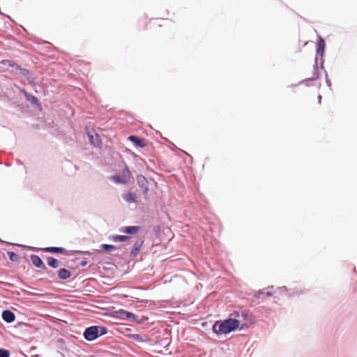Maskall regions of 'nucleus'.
Segmentation results:
<instances>
[{"label": "nucleus", "mask_w": 357, "mask_h": 357, "mask_svg": "<svg viewBox=\"0 0 357 357\" xmlns=\"http://www.w3.org/2000/svg\"><path fill=\"white\" fill-rule=\"evenodd\" d=\"M235 321L231 318L225 319L223 321H216L215 324L213 326V330L215 333H221L224 334H227L235 329L238 328L236 325L235 324Z\"/></svg>", "instance_id": "1"}, {"label": "nucleus", "mask_w": 357, "mask_h": 357, "mask_svg": "<svg viewBox=\"0 0 357 357\" xmlns=\"http://www.w3.org/2000/svg\"><path fill=\"white\" fill-rule=\"evenodd\" d=\"M249 317V312L248 310H241L234 312L230 314V318L235 321V324L238 328H243L248 324Z\"/></svg>", "instance_id": "2"}, {"label": "nucleus", "mask_w": 357, "mask_h": 357, "mask_svg": "<svg viewBox=\"0 0 357 357\" xmlns=\"http://www.w3.org/2000/svg\"><path fill=\"white\" fill-rule=\"evenodd\" d=\"M111 178L116 183L127 184L131 178V173L128 167L126 166L120 175L112 176Z\"/></svg>", "instance_id": "3"}, {"label": "nucleus", "mask_w": 357, "mask_h": 357, "mask_svg": "<svg viewBox=\"0 0 357 357\" xmlns=\"http://www.w3.org/2000/svg\"><path fill=\"white\" fill-rule=\"evenodd\" d=\"M99 327L91 326L86 329L84 333V337L89 340L92 341L98 337Z\"/></svg>", "instance_id": "4"}, {"label": "nucleus", "mask_w": 357, "mask_h": 357, "mask_svg": "<svg viewBox=\"0 0 357 357\" xmlns=\"http://www.w3.org/2000/svg\"><path fill=\"white\" fill-rule=\"evenodd\" d=\"M137 182L142 193L146 195L149 192L148 181L143 175H138L137 176Z\"/></svg>", "instance_id": "5"}, {"label": "nucleus", "mask_w": 357, "mask_h": 357, "mask_svg": "<svg viewBox=\"0 0 357 357\" xmlns=\"http://www.w3.org/2000/svg\"><path fill=\"white\" fill-rule=\"evenodd\" d=\"M115 313L116 314V317L123 320H128L135 318V314H133L132 312H129L123 310L116 311L115 312Z\"/></svg>", "instance_id": "6"}, {"label": "nucleus", "mask_w": 357, "mask_h": 357, "mask_svg": "<svg viewBox=\"0 0 357 357\" xmlns=\"http://www.w3.org/2000/svg\"><path fill=\"white\" fill-rule=\"evenodd\" d=\"M31 260L32 264L37 268H41L43 270H46V266L43 262L42 259L37 255H32L31 256Z\"/></svg>", "instance_id": "7"}, {"label": "nucleus", "mask_w": 357, "mask_h": 357, "mask_svg": "<svg viewBox=\"0 0 357 357\" xmlns=\"http://www.w3.org/2000/svg\"><path fill=\"white\" fill-rule=\"evenodd\" d=\"M2 318L7 323H11L15 321V315L10 310H4L2 313Z\"/></svg>", "instance_id": "8"}, {"label": "nucleus", "mask_w": 357, "mask_h": 357, "mask_svg": "<svg viewBox=\"0 0 357 357\" xmlns=\"http://www.w3.org/2000/svg\"><path fill=\"white\" fill-rule=\"evenodd\" d=\"M123 199L128 203H136L137 202V197L135 193L127 192L123 195Z\"/></svg>", "instance_id": "9"}, {"label": "nucleus", "mask_w": 357, "mask_h": 357, "mask_svg": "<svg viewBox=\"0 0 357 357\" xmlns=\"http://www.w3.org/2000/svg\"><path fill=\"white\" fill-rule=\"evenodd\" d=\"M128 139L139 147H144L146 145L144 141L137 136L131 135L128 137Z\"/></svg>", "instance_id": "10"}, {"label": "nucleus", "mask_w": 357, "mask_h": 357, "mask_svg": "<svg viewBox=\"0 0 357 357\" xmlns=\"http://www.w3.org/2000/svg\"><path fill=\"white\" fill-rule=\"evenodd\" d=\"M43 251L47 252H52V253H61L65 254L66 250L63 248L59 247H48L43 249Z\"/></svg>", "instance_id": "11"}, {"label": "nucleus", "mask_w": 357, "mask_h": 357, "mask_svg": "<svg viewBox=\"0 0 357 357\" xmlns=\"http://www.w3.org/2000/svg\"><path fill=\"white\" fill-rule=\"evenodd\" d=\"M58 275L60 279L66 280L71 276V273L66 268H61L59 271Z\"/></svg>", "instance_id": "12"}, {"label": "nucleus", "mask_w": 357, "mask_h": 357, "mask_svg": "<svg viewBox=\"0 0 357 357\" xmlns=\"http://www.w3.org/2000/svg\"><path fill=\"white\" fill-rule=\"evenodd\" d=\"M142 245V241H137L135 243L132 250L130 251V255L132 257H135L138 254Z\"/></svg>", "instance_id": "13"}, {"label": "nucleus", "mask_w": 357, "mask_h": 357, "mask_svg": "<svg viewBox=\"0 0 357 357\" xmlns=\"http://www.w3.org/2000/svg\"><path fill=\"white\" fill-rule=\"evenodd\" d=\"M139 227L137 226H129L124 227L122 231L126 234H135L139 231Z\"/></svg>", "instance_id": "14"}, {"label": "nucleus", "mask_w": 357, "mask_h": 357, "mask_svg": "<svg viewBox=\"0 0 357 357\" xmlns=\"http://www.w3.org/2000/svg\"><path fill=\"white\" fill-rule=\"evenodd\" d=\"M47 264L50 266L52 268H57L59 266V261L53 257L47 258Z\"/></svg>", "instance_id": "15"}, {"label": "nucleus", "mask_w": 357, "mask_h": 357, "mask_svg": "<svg viewBox=\"0 0 357 357\" xmlns=\"http://www.w3.org/2000/svg\"><path fill=\"white\" fill-rule=\"evenodd\" d=\"M88 136H89L90 142L92 144L96 146V145H99L100 144V140L99 139V137L98 135H96L95 138H94L93 135H92L91 134H88Z\"/></svg>", "instance_id": "16"}, {"label": "nucleus", "mask_w": 357, "mask_h": 357, "mask_svg": "<svg viewBox=\"0 0 357 357\" xmlns=\"http://www.w3.org/2000/svg\"><path fill=\"white\" fill-rule=\"evenodd\" d=\"M129 239L127 236L116 235L113 237V240L116 242L120 241L123 242Z\"/></svg>", "instance_id": "17"}, {"label": "nucleus", "mask_w": 357, "mask_h": 357, "mask_svg": "<svg viewBox=\"0 0 357 357\" xmlns=\"http://www.w3.org/2000/svg\"><path fill=\"white\" fill-rule=\"evenodd\" d=\"M25 96L26 99L30 101L33 104H37L38 102V100L36 97L31 96L27 93H25Z\"/></svg>", "instance_id": "18"}, {"label": "nucleus", "mask_w": 357, "mask_h": 357, "mask_svg": "<svg viewBox=\"0 0 357 357\" xmlns=\"http://www.w3.org/2000/svg\"><path fill=\"white\" fill-rule=\"evenodd\" d=\"M324 46H325V43H324V40L323 39H320V40L319 41V43H318V47H317V53H323L324 52Z\"/></svg>", "instance_id": "19"}, {"label": "nucleus", "mask_w": 357, "mask_h": 357, "mask_svg": "<svg viewBox=\"0 0 357 357\" xmlns=\"http://www.w3.org/2000/svg\"><path fill=\"white\" fill-rule=\"evenodd\" d=\"M8 255L12 261H17L19 259L18 255L13 252H8Z\"/></svg>", "instance_id": "20"}, {"label": "nucleus", "mask_w": 357, "mask_h": 357, "mask_svg": "<svg viewBox=\"0 0 357 357\" xmlns=\"http://www.w3.org/2000/svg\"><path fill=\"white\" fill-rule=\"evenodd\" d=\"M10 354L8 350L0 348V357H9Z\"/></svg>", "instance_id": "21"}, {"label": "nucleus", "mask_w": 357, "mask_h": 357, "mask_svg": "<svg viewBox=\"0 0 357 357\" xmlns=\"http://www.w3.org/2000/svg\"><path fill=\"white\" fill-rule=\"evenodd\" d=\"M102 247L107 252H109L112 250L115 249V247L112 245L103 244Z\"/></svg>", "instance_id": "22"}, {"label": "nucleus", "mask_w": 357, "mask_h": 357, "mask_svg": "<svg viewBox=\"0 0 357 357\" xmlns=\"http://www.w3.org/2000/svg\"><path fill=\"white\" fill-rule=\"evenodd\" d=\"M317 70V68L314 66V71L313 73V77H310V78H308L310 80H313V79H316L318 78L319 77V75L318 73L316 72Z\"/></svg>", "instance_id": "23"}, {"label": "nucleus", "mask_w": 357, "mask_h": 357, "mask_svg": "<svg viewBox=\"0 0 357 357\" xmlns=\"http://www.w3.org/2000/svg\"><path fill=\"white\" fill-rule=\"evenodd\" d=\"M100 328V335H104L107 333V329L104 327H101Z\"/></svg>", "instance_id": "24"}, {"label": "nucleus", "mask_w": 357, "mask_h": 357, "mask_svg": "<svg viewBox=\"0 0 357 357\" xmlns=\"http://www.w3.org/2000/svg\"><path fill=\"white\" fill-rule=\"evenodd\" d=\"M321 96H319L318 100H319V102H321Z\"/></svg>", "instance_id": "25"}, {"label": "nucleus", "mask_w": 357, "mask_h": 357, "mask_svg": "<svg viewBox=\"0 0 357 357\" xmlns=\"http://www.w3.org/2000/svg\"><path fill=\"white\" fill-rule=\"evenodd\" d=\"M321 96H319L318 100H319V102H321Z\"/></svg>", "instance_id": "26"}]
</instances>
